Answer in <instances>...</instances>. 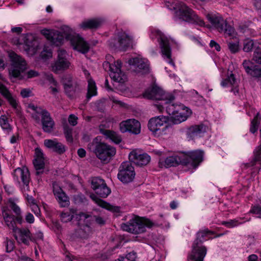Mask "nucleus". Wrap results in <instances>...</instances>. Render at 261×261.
<instances>
[{"instance_id":"09e8293b","label":"nucleus","mask_w":261,"mask_h":261,"mask_svg":"<svg viewBox=\"0 0 261 261\" xmlns=\"http://www.w3.org/2000/svg\"><path fill=\"white\" fill-rule=\"evenodd\" d=\"M0 93L5 98L8 97L11 94L8 88L1 83H0Z\"/></svg>"},{"instance_id":"bf43d9fd","label":"nucleus","mask_w":261,"mask_h":261,"mask_svg":"<svg viewBox=\"0 0 261 261\" xmlns=\"http://www.w3.org/2000/svg\"><path fill=\"white\" fill-rule=\"evenodd\" d=\"M35 151V159H44L43 153L40 148H36Z\"/></svg>"},{"instance_id":"338daca9","label":"nucleus","mask_w":261,"mask_h":261,"mask_svg":"<svg viewBox=\"0 0 261 261\" xmlns=\"http://www.w3.org/2000/svg\"><path fill=\"white\" fill-rule=\"evenodd\" d=\"M31 91L29 89H23L20 92V94L23 98L28 97L30 96Z\"/></svg>"},{"instance_id":"bb28decb","label":"nucleus","mask_w":261,"mask_h":261,"mask_svg":"<svg viewBox=\"0 0 261 261\" xmlns=\"http://www.w3.org/2000/svg\"><path fill=\"white\" fill-rule=\"evenodd\" d=\"M102 23L103 20L102 19L96 18L85 20L80 23L79 26L84 30H96L101 27Z\"/></svg>"},{"instance_id":"0eeeda50","label":"nucleus","mask_w":261,"mask_h":261,"mask_svg":"<svg viewBox=\"0 0 261 261\" xmlns=\"http://www.w3.org/2000/svg\"><path fill=\"white\" fill-rule=\"evenodd\" d=\"M109 46L115 50L125 51L132 46V39L125 32H119L117 38L109 41Z\"/></svg>"},{"instance_id":"4be33fe9","label":"nucleus","mask_w":261,"mask_h":261,"mask_svg":"<svg viewBox=\"0 0 261 261\" xmlns=\"http://www.w3.org/2000/svg\"><path fill=\"white\" fill-rule=\"evenodd\" d=\"M53 192L60 206L64 207L69 205V197L60 187L54 186Z\"/></svg>"},{"instance_id":"69168bd1","label":"nucleus","mask_w":261,"mask_h":261,"mask_svg":"<svg viewBox=\"0 0 261 261\" xmlns=\"http://www.w3.org/2000/svg\"><path fill=\"white\" fill-rule=\"evenodd\" d=\"M210 46L211 47H215L216 50L217 51H220L221 49V47L218 43H217L214 40H211L210 43Z\"/></svg>"},{"instance_id":"de8ad7c7","label":"nucleus","mask_w":261,"mask_h":261,"mask_svg":"<svg viewBox=\"0 0 261 261\" xmlns=\"http://www.w3.org/2000/svg\"><path fill=\"white\" fill-rule=\"evenodd\" d=\"M61 220L64 223H67L71 221L73 218V215H71L69 212H62L61 215Z\"/></svg>"},{"instance_id":"dca6fc26","label":"nucleus","mask_w":261,"mask_h":261,"mask_svg":"<svg viewBox=\"0 0 261 261\" xmlns=\"http://www.w3.org/2000/svg\"><path fill=\"white\" fill-rule=\"evenodd\" d=\"M169 121V117L159 116L151 118L148 123L149 129L153 133H156L162 130L164 131L168 127L167 123Z\"/></svg>"},{"instance_id":"5701e85b","label":"nucleus","mask_w":261,"mask_h":261,"mask_svg":"<svg viewBox=\"0 0 261 261\" xmlns=\"http://www.w3.org/2000/svg\"><path fill=\"white\" fill-rule=\"evenodd\" d=\"M242 65L247 74L254 77H261V68L252 62L245 60Z\"/></svg>"},{"instance_id":"72a5a7b5","label":"nucleus","mask_w":261,"mask_h":261,"mask_svg":"<svg viewBox=\"0 0 261 261\" xmlns=\"http://www.w3.org/2000/svg\"><path fill=\"white\" fill-rule=\"evenodd\" d=\"M66 37H68L69 35L66 34ZM65 36L58 31H53V34L50 37V41L56 46L61 45L64 41Z\"/></svg>"},{"instance_id":"58836bf2","label":"nucleus","mask_w":261,"mask_h":261,"mask_svg":"<svg viewBox=\"0 0 261 261\" xmlns=\"http://www.w3.org/2000/svg\"><path fill=\"white\" fill-rule=\"evenodd\" d=\"M10 207L16 215L15 217L16 220L19 224H21L23 222V219L21 216V211L20 208L14 202L10 203Z\"/></svg>"},{"instance_id":"423d86ee","label":"nucleus","mask_w":261,"mask_h":261,"mask_svg":"<svg viewBox=\"0 0 261 261\" xmlns=\"http://www.w3.org/2000/svg\"><path fill=\"white\" fill-rule=\"evenodd\" d=\"M206 17L212 26L219 32L223 33L225 35L230 37H233L235 32L234 28L228 24L226 20L221 16L208 14Z\"/></svg>"},{"instance_id":"2f4dec72","label":"nucleus","mask_w":261,"mask_h":261,"mask_svg":"<svg viewBox=\"0 0 261 261\" xmlns=\"http://www.w3.org/2000/svg\"><path fill=\"white\" fill-rule=\"evenodd\" d=\"M84 218V220L89 218H91V220L95 221L96 224L100 226H103L106 224V220L101 217L97 216H91L83 212H80L78 214H76L75 219L77 221H80Z\"/></svg>"},{"instance_id":"7c9ffc66","label":"nucleus","mask_w":261,"mask_h":261,"mask_svg":"<svg viewBox=\"0 0 261 261\" xmlns=\"http://www.w3.org/2000/svg\"><path fill=\"white\" fill-rule=\"evenodd\" d=\"M99 130L101 134L105 136L107 138L110 139L116 144H119L122 140L121 136L113 130L101 128H100Z\"/></svg>"},{"instance_id":"4c0bfd02","label":"nucleus","mask_w":261,"mask_h":261,"mask_svg":"<svg viewBox=\"0 0 261 261\" xmlns=\"http://www.w3.org/2000/svg\"><path fill=\"white\" fill-rule=\"evenodd\" d=\"M260 119L261 116L259 113H257L254 118L252 120L250 128V131L252 133L254 134L257 132L258 125L260 123Z\"/></svg>"},{"instance_id":"a211bd4d","label":"nucleus","mask_w":261,"mask_h":261,"mask_svg":"<svg viewBox=\"0 0 261 261\" xmlns=\"http://www.w3.org/2000/svg\"><path fill=\"white\" fill-rule=\"evenodd\" d=\"M120 130L121 133H124L128 132L135 135L140 133L141 124L139 121L135 119H128L121 122L119 124Z\"/></svg>"},{"instance_id":"f3484780","label":"nucleus","mask_w":261,"mask_h":261,"mask_svg":"<svg viewBox=\"0 0 261 261\" xmlns=\"http://www.w3.org/2000/svg\"><path fill=\"white\" fill-rule=\"evenodd\" d=\"M66 52L65 50H59L58 54V59L52 65V70L56 73L63 71L68 69L70 64L66 58Z\"/></svg>"},{"instance_id":"f03ea898","label":"nucleus","mask_w":261,"mask_h":261,"mask_svg":"<svg viewBox=\"0 0 261 261\" xmlns=\"http://www.w3.org/2000/svg\"><path fill=\"white\" fill-rule=\"evenodd\" d=\"M143 96L150 99L165 101L164 104L168 105L166 107V112L169 115L172 116L179 111H184L186 109H187L183 105H175L171 103L174 97L168 95L161 88L156 85L148 89L144 93Z\"/></svg>"},{"instance_id":"cd10ccee","label":"nucleus","mask_w":261,"mask_h":261,"mask_svg":"<svg viewBox=\"0 0 261 261\" xmlns=\"http://www.w3.org/2000/svg\"><path fill=\"white\" fill-rule=\"evenodd\" d=\"M206 130V126L204 124L195 125L190 127L187 132L188 138L194 139L195 137L200 136Z\"/></svg>"},{"instance_id":"4468645a","label":"nucleus","mask_w":261,"mask_h":261,"mask_svg":"<svg viewBox=\"0 0 261 261\" xmlns=\"http://www.w3.org/2000/svg\"><path fill=\"white\" fill-rule=\"evenodd\" d=\"M156 37L161 49L163 56L168 60L170 64L174 65L173 61L171 59V48L170 45L169 41L165 35L160 30L155 31Z\"/></svg>"},{"instance_id":"a18cd8bd","label":"nucleus","mask_w":261,"mask_h":261,"mask_svg":"<svg viewBox=\"0 0 261 261\" xmlns=\"http://www.w3.org/2000/svg\"><path fill=\"white\" fill-rule=\"evenodd\" d=\"M192 255V252L188 256V261H203V258L205 256V251L201 254L196 253Z\"/></svg>"},{"instance_id":"f257e3e1","label":"nucleus","mask_w":261,"mask_h":261,"mask_svg":"<svg viewBox=\"0 0 261 261\" xmlns=\"http://www.w3.org/2000/svg\"><path fill=\"white\" fill-rule=\"evenodd\" d=\"M204 152L200 150L181 152L166 158L165 165L166 167L176 166L179 164L190 166L196 169L203 160Z\"/></svg>"},{"instance_id":"603ef678","label":"nucleus","mask_w":261,"mask_h":261,"mask_svg":"<svg viewBox=\"0 0 261 261\" xmlns=\"http://www.w3.org/2000/svg\"><path fill=\"white\" fill-rule=\"evenodd\" d=\"M5 244L6 246V252H10L13 250L14 248V244L12 240H9L8 238H7L6 241L5 242Z\"/></svg>"},{"instance_id":"393cba45","label":"nucleus","mask_w":261,"mask_h":261,"mask_svg":"<svg viewBox=\"0 0 261 261\" xmlns=\"http://www.w3.org/2000/svg\"><path fill=\"white\" fill-rule=\"evenodd\" d=\"M91 232V228L89 225L86 224L82 227L76 229L71 234V238L74 241L79 239L86 240L89 237Z\"/></svg>"},{"instance_id":"9d476101","label":"nucleus","mask_w":261,"mask_h":261,"mask_svg":"<svg viewBox=\"0 0 261 261\" xmlns=\"http://www.w3.org/2000/svg\"><path fill=\"white\" fill-rule=\"evenodd\" d=\"M127 63L132 71L137 74L144 75L150 72L149 65L145 59L140 57H132L128 59Z\"/></svg>"},{"instance_id":"7ed1b4c3","label":"nucleus","mask_w":261,"mask_h":261,"mask_svg":"<svg viewBox=\"0 0 261 261\" xmlns=\"http://www.w3.org/2000/svg\"><path fill=\"white\" fill-rule=\"evenodd\" d=\"M88 149L93 152L97 158L104 163L110 162L116 154V148L110 145L101 142L100 137L95 138L88 145Z\"/></svg>"},{"instance_id":"6e6552de","label":"nucleus","mask_w":261,"mask_h":261,"mask_svg":"<svg viewBox=\"0 0 261 261\" xmlns=\"http://www.w3.org/2000/svg\"><path fill=\"white\" fill-rule=\"evenodd\" d=\"M64 92L70 99L74 98L76 94L80 92L82 88L78 81L70 74H66L62 78Z\"/></svg>"},{"instance_id":"c756f323","label":"nucleus","mask_w":261,"mask_h":261,"mask_svg":"<svg viewBox=\"0 0 261 261\" xmlns=\"http://www.w3.org/2000/svg\"><path fill=\"white\" fill-rule=\"evenodd\" d=\"M42 129L46 133H50L54 126V122L48 111H44L43 117L41 118Z\"/></svg>"},{"instance_id":"ddd939ff","label":"nucleus","mask_w":261,"mask_h":261,"mask_svg":"<svg viewBox=\"0 0 261 261\" xmlns=\"http://www.w3.org/2000/svg\"><path fill=\"white\" fill-rule=\"evenodd\" d=\"M212 233V232L208 229L200 230L197 233L196 239L192 245V255H195L194 254L196 253L201 254L204 250L205 254L206 253V248L202 245V243L208 239V236Z\"/></svg>"},{"instance_id":"c03bdc74","label":"nucleus","mask_w":261,"mask_h":261,"mask_svg":"<svg viewBox=\"0 0 261 261\" xmlns=\"http://www.w3.org/2000/svg\"><path fill=\"white\" fill-rule=\"evenodd\" d=\"M254 46V42L253 40L247 38L243 41V49L245 52H249L252 50Z\"/></svg>"},{"instance_id":"37998d69","label":"nucleus","mask_w":261,"mask_h":261,"mask_svg":"<svg viewBox=\"0 0 261 261\" xmlns=\"http://www.w3.org/2000/svg\"><path fill=\"white\" fill-rule=\"evenodd\" d=\"M0 124L4 129H6L8 132L11 130L12 128L8 123V118L6 115H2L0 118Z\"/></svg>"},{"instance_id":"e433bc0d","label":"nucleus","mask_w":261,"mask_h":261,"mask_svg":"<svg viewBox=\"0 0 261 261\" xmlns=\"http://www.w3.org/2000/svg\"><path fill=\"white\" fill-rule=\"evenodd\" d=\"M33 164L36 170V175H39L43 173V171H40L43 169L45 166L44 159H34L33 160Z\"/></svg>"},{"instance_id":"1a4fd4ad","label":"nucleus","mask_w":261,"mask_h":261,"mask_svg":"<svg viewBox=\"0 0 261 261\" xmlns=\"http://www.w3.org/2000/svg\"><path fill=\"white\" fill-rule=\"evenodd\" d=\"M121 62L119 60L115 62L114 64L105 61L103 63V66L106 70L111 71L110 76L114 81L124 83L127 81V76L121 70Z\"/></svg>"},{"instance_id":"aec40b11","label":"nucleus","mask_w":261,"mask_h":261,"mask_svg":"<svg viewBox=\"0 0 261 261\" xmlns=\"http://www.w3.org/2000/svg\"><path fill=\"white\" fill-rule=\"evenodd\" d=\"M129 160L138 166L147 165L150 161V157L147 153L139 154L136 151H132L129 154Z\"/></svg>"},{"instance_id":"a878e982","label":"nucleus","mask_w":261,"mask_h":261,"mask_svg":"<svg viewBox=\"0 0 261 261\" xmlns=\"http://www.w3.org/2000/svg\"><path fill=\"white\" fill-rule=\"evenodd\" d=\"M191 114V111L188 108L184 111H179L176 113L170 118L169 121L173 124H178L187 120V118Z\"/></svg>"},{"instance_id":"473e14b6","label":"nucleus","mask_w":261,"mask_h":261,"mask_svg":"<svg viewBox=\"0 0 261 261\" xmlns=\"http://www.w3.org/2000/svg\"><path fill=\"white\" fill-rule=\"evenodd\" d=\"M3 216L8 227L13 230L14 232H16L17 227L16 226L15 217L13 215L9 214L6 210H3Z\"/></svg>"},{"instance_id":"6ab92c4d","label":"nucleus","mask_w":261,"mask_h":261,"mask_svg":"<svg viewBox=\"0 0 261 261\" xmlns=\"http://www.w3.org/2000/svg\"><path fill=\"white\" fill-rule=\"evenodd\" d=\"M14 176L17 180L20 177L22 182L24 185L23 190L24 194L30 191L29 182L30 180V175L28 169L26 167L22 168H18L14 171Z\"/></svg>"},{"instance_id":"ea45409f","label":"nucleus","mask_w":261,"mask_h":261,"mask_svg":"<svg viewBox=\"0 0 261 261\" xmlns=\"http://www.w3.org/2000/svg\"><path fill=\"white\" fill-rule=\"evenodd\" d=\"M64 134L67 142L72 143L73 138L72 137V128L69 126L67 124L63 126Z\"/></svg>"},{"instance_id":"a19ab883","label":"nucleus","mask_w":261,"mask_h":261,"mask_svg":"<svg viewBox=\"0 0 261 261\" xmlns=\"http://www.w3.org/2000/svg\"><path fill=\"white\" fill-rule=\"evenodd\" d=\"M236 79L233 73H230V75L223 80L221 82V85L223 87L227 86L228 85L234 86L236 84Z\"/></svg>"},{"instance_id":"8fccbe9b","label":"nucleus","mask_w":261,"mask_h":261,"mask_svg":"<svg viewBox=\"0 0 261 261\" xmlns=\"http://www.w3.org/2000/svg\"><path fill=\"white\" fill-rule=\"evenodd\" d=\"M74 200L76 203H82L87 201L85 196L81 193L74 195Z\"/></svg>"},{"instance_id":"412c9836","label":"nucleus","mask_w":261,"mask_h":261,"mask_svg":"<svg viewBox=\"0 0 261 261\" xmlns=\"http://www.w3.org/2000/svg\"><path fill=\"white\" fill-rule=\"evenodd\" d=\"M70 43L74 50H76L82 54H86L89 50L90 47L88 43L84 41L83 38L79 36L71 37Z\"/></svg>"},{"instance_id":"c85d7f7f","label":"nucleus","mask_w":261,"mask_h":261,"mask_svg":"<svg viewBox=\"0 0 261 261\" xmlns=\"http://www.w3.org/2000/svg\"><path fill=\"white\" fill-rule=\"evenodd\" d=\"M90 197L99 206L108 210L112 212L118 213L120 211V207L119 206H113L111 205L109 203L102 200L101 199L97 197L96 195L92 193L90 195Z\"/></svg>"},{"instance_id":"680f3d73","label":"nucleus","mask_w":261,"mask_h":261,"mask_svg":"<svg viewBox=\"0 0 261 261\" xmlns=\"http://www.w3.org/2000/svg\"><path fill=\"white\" fill-rule=\"evenodd\" d=\"M125 258L130 261H135L136 258V253L134 252H132L128 253Z\"/></svg>"},{"instance_id":"49530a36","label":"nucleus","mask_w":261,"mask_h":261,"mask_svg":"<svg viewBox=\"0 0 261 261\" xmlns=\"http://www.w3.org/2000/svg\"><path fill=\"white\" fill-rule=\"evenodd\" d=\"M252 60L256 63L261 65V48L257 47L255 49Z\"/></svg>"},{"instance_id":"3c124183","label":"nucleus","mask_w":261,"mask_h":261,"mask_svg":"<svg viewBox=\"0 0 261 261\" xmlns=\"http://www.w3.org/2000/svg\"><path fill=\"white\" fill-rule=\"evenodd\" d=\"M41 55L42 58L48 59L52 56V50L50 48L45 46L41 53Z\"/></svg>"},{"instance_id":"052dcab7","label":"nucleus","mask_w":261,"mask_h":261,"mask_svg":"<svg viewBox=\"0 0 261 261\" xmlns=\"http://www.w3.org/2000/svg\"><path fill=\"white\" fill-rule=\"evenodd\" d=\"M25 220L28 223L30 224L34 223V217L33 214L30 213H28L25 216Z\"/></svg>"},{"instance_id":"f704fd0d","label":"nucleus","mask_w":261,"mask_h":261,"mask_svg":"<svg viewBox=\"0 0 261 261\" xmlns=\"http://www.w3.org/2000/svg\"><path fill=\"white\" fill-rule=\"evenodd\" d=\"M88 92L87 93V100L89 99L93 96L97 94V89L95 82L91 78L88 79Z\"/></svg>"},{"instance_id":"39448f33","label":"nucleus","mask_w":261,"mask_h":261,"mask_svg":"<svg viewBox=\"0 0 261 261\" xmlns=\"http://www.w3.org/2000/svg\"><path fill=\"white\" fill-rule=\"evenodd\" d=\"M153 223L147 219L136 217L132 219L127 223H122L121 228L123 230L134 234L144 232L146 227L151 228Z\"/></svg>"},{"instance_id":"864d4df0","label":"nucleus","mask_w":261,"mask_h":261,"mask_svg":"<svg viewBox=\"0 0 261 261\" xmlns=\"http://www.w3.org/2000/svg\"><path fill=\"white\" fill-rule=\"evenodd\" d=\"M250 213L258 215V217L261 218V206L259 205L253 206L250 211Z\"/></svg>"},{"instance_id":"0e129e2a","label":"nucleus","mask_w":261,"mask_h":261,"mask_svg":"<svg viewBox=\"0 0 261 261\" xmlns=\"http://www.w3.org/2000/svg\"><path fill=\"white\" fill-rule=\"evenodd\" d=\"M46 79L47 81H48L50 83L53 84L54 86H57L58 83L55 80V79L53 77V75L52 74H49L46 75Z\"/></svg>"},{"instance_id":"6e6d98bb","label":"nucleus","mask_w":261,"mask_h":261,"mask_svg":"<svg viewBox=\"0 0 261 261\" xmlns=\"http://www.w3.org/2000/svg\"><path fill=\"white\" fill-rule=\"evenodd\" d=\"M222 224L227 227L231 228L237 226L238 224V221L236 220H230L228 221H223Z\"/></svg>"},{"instance_id":"4d7b16f0","label":"nucleus","mask_w":261,"mask_h":261,"mask_svg":"<svg viewBox=\"0 0 261 261\" xmlns=\"http://www.w3.org/2000/svg\"><path fill=\"white\" fill-rule=\"evenodd\" d=\"M254 160L259 161L261 160V145H259L254 152Z\"/></svg>"},{"instance_id":"774afa93","label":"nucleus","mask_w":261,"mask_h":261,"mask_svg":"<svg viewBox=\"0 0 261 261\" xmlns=\"http://www.w3.org/2000/svg\"><path fill=\"white\" fill-rule=\"evenodd\" d=\"M27 74L28 78H32V77L37 76L38 75V72L33 70H31L29 71L27 73Z\"/></svg>"},{"instance_id":"9b49d317","label":"nucleus","mask_w":261,"mask_h":261,"mask_svg":"<svg viewBox=\"0 0 261 261\" xmlns=\"http://www.w3.org/2000/svg\"><path fill=\"white\" fill-rule=\"evenodd\" d=\"M179 18L189 23L204 26V21L199 18L195 12L187 6L183 5L179 9Z\"/></svg>"},{"instance_id":"13d9d810","label":"nucleus","mask_w":261,"mask_h":261,"mask_svg":"<svg viewBox=\"0 0 261 261\" xmlns=\"http://www.w3.org/2000/svg\"><path fill=\"white\" fill-rule=\"evenodd\" d=\"M77 118L75 115L71 114L68 118L69 123L72 126H75L77 124Z\"/></svg>"},{"instance_id":"c9c22d12","label":"nucleus","mask_w":261,"mask_h":261,"mask_svg":"<svg viewBox=\"0 0 261 261\" xmlns=\"http://www.w3.org/2000/svg\"><path fill=\"white\" fill-rule=\"evenodd\" d=\"M228 47L232 54H236L240 50L239 41L237 38L232 40L230 39L227 41Z\"/></svg>"},{"instance_id":"e2e57ef3","label":"nucleus","mask_w":261,"mask_h":261,"mask_svg":"<svg viewBox=\"0 0 261 261\" xmlns=\"http://www.w3.org/2000/svg\"><path fill=\"white\" fill-rule=\"evenodd\" d=\"M42 34L46 38V39L50 41V37L53 34V31H49L47 30H43L42 31Z\"/></svg>"},{"instance_id":"2eb2a0df","label":"nucleus","mask_w":261,"mask_h":261,"mask_svg":"<svg viewBox=\"0 0 261 261\" xmlns=\"http://www.w3.org/2000/svg\"><path fill=\"white\" fill-rule=\"evenodd\" d=\"M91 187L95 193L101 198H106L111 192L105 181L99 177H93L91 179Z\"/></svg>"},{"instance_id":"79ce46f5","label":"nucleus","mask_w":261,"mask_h":261,"mask_svg":"<svg viewBox=\"0 0 261 261\" xmlns=\"http://www.w3.org/2000/svg\"><path fill=\"white\" fill-rule=\"evenodd\" d=\"M17 230L18 231L20 234V237H26L27 238H29L31 241H35L36 239L32 236L30 231L28 229H19L17 228Z\"/></svg>"},{"instance_id":"b1692460","label":"nucleus","mask_w":261,"mask_h":261,"mask_svg":"<svg viewBox=\"0 0 261 261\" xmlns=\"http://www.w3.org/2000/svg\"><path fill=\"white\" fill-rule=\"evenodd\" d=\"M44 144L47 148L59 154H62L66 151L65 145L56 139H46L44 141Z\"/></svg>"},{"instance_id":"5fc2aeb1","label":"nucleus","mask_w":261,"mask_h":261,"mask_svg":"<svg viewBox=\"0 0 261 261\" xmlns=\"http://www.w3.org/2000/svg\"><path fill=\"white\" fill-rule=\"evenodd\" d=\"M6 99L8 100V101H9L10 104L12 106V107L17 110V114L19 115L20 113L17 109V103L16 100L12 96V95L11 94L10 96H8V97L6 98Z\"/></svg>"},{"instance_id":"20e7f679","label":"nucleus","mask_w":261,"mask_h":261,"mask_svg":"<svg viewBox=\"0 0 261 261\" xmlns=\"http://www.w3.org/2000/svg\"><path fill=\"white\" fill-rule=\"evenodd\" d=\"M8 56L11 62V67L9 69L10 75L14 78L23 79L24 76L22 74L27 68L25 61L13 51L8 52Z\"/></svg>"},{"instance_id":"f8f14e48","label":"nucleus","mask_w":261,"mask_h":261,"mask_svg":"<svg viewBox=\"0 0 261 261\" xmlns=\"http://www.w3.org/2000/svg\"><path fill=\"white\" fill-rule=\"evenodd\" d=\"M135 176V172L132 163L129 161L123 162L119 168L118 178L123 184L132 182Z\"/></svg>"}]
</instances>
